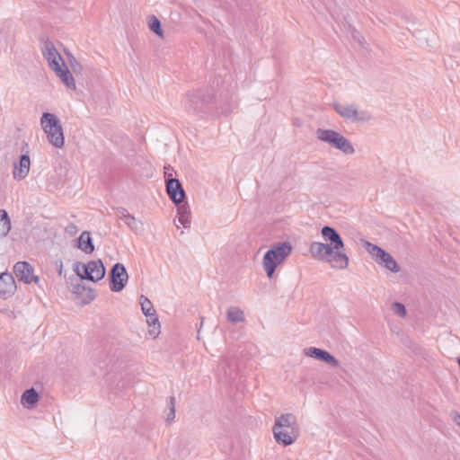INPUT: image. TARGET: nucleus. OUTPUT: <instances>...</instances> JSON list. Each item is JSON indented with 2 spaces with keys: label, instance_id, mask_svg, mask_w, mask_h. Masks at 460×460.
Instances as JSON below:
<instances>
[{
  "label": "nucleus",
  "instance_id": "obj_1",
  "mask_svg": "<svg viewBox=\"0 0 460 460\" xmlns=\"http://www.w3.org/2000/svg\"><path fill=\"white\" fill-rule=\"evenodd\" d=\"M321 234L325 242H313L309 252L315 260L330 263L332 268L345 270L349 266V256L344 251V242L340 233L332 226H324Z\"/></svg>",
  "mask_w": 460,
  "mask_h": 460
},
{
  "label": "nucleus",
  "instance_id": "obj_2",
  "mask_svg": "<svg viewBox=\"0 0 460 460\" xmlns=\"http://www.w3.org/2000/svg\"><path fill=\"white\" fill-rule=\"evenodd\" d=\"M221 78L215 76L208 84L188 91L183 100L184 109L191 114L203 118L214 112L226 114L229 109L220 104L217 92Z\"/></svg>",
  "mask_w": 460,
  "mask_h": 460
},
{
  "label": "nucleus",
  "instance_id": "obj_3",
  "mask_svg": "<svg viewBox=\"0 0 460 460\" xmlns=\"http://www.w3.org/2000/svg\"><path fill=\"white\" fill-rule=\"evenodd\" d=\"M275 440L283 446H290L299 436L296 418L292 413H285L277 417L272 428Z\"/></svg>",
  "mask_w": 460,
  "mask_h": 460
},
{
  "label": "nucleus",
  "instance_id": "obj_4",
  "mask_svg": "<svg viewBox=\"0 0 460 460\" xmlns=\"http://www.w3.org/2000/svg\"><path fill=\"white\" fill-rule=\"evenodd\" d=\"M292 249L291 243L285 241L274 243L264 253L262 264L269 279L273 278L276 269L289 256Z\"/></svg>",
  "mask_w": 460,
  "mask_h": 460
},
{
  "label": "nucleus",
  "instance_id": "obj_5",
  "mask_svg": "<svg viewBox=\"0 0 460 460\" xmlns=\"http://www.w3.org/2000/svg\"><path fill=\"white\" fill-rule=\"evenodd\" d=\"M40 124L49 142L55 147H63L65 137L59 119L53 113L44 112L40 118Z\"/></svg>",
  "mask_w": 460,
  "mask_h": 460
},
{
  "label": "nucleus",
  "instance_id": "obj_6",
  "mask_svg": "<svg viewBox=\"0 0 460 460\" xmlns=\"http://www.w3.org/2000/svg\"><path fill=\"white\" fill-rule=\"evenodd\" d=\"M316 137L345 155H353L355 153V148L350 141L336 130L318 128L316 130Z\"/></svg>",
  "mask_w": 460,
  "mask_h": 460
},
{
  "label": "nucleus",
  "instance_id": "obj_7",
  "mask_svg": "<svg viewBox=\"0 0 460 460\" xmlns=\"http://www.w3.org/2000/svg\"><path fill=\"white\" fill-rule=\"evenodd\" d=\"M367 251L374 257L375 261L387 269L388 270L397 273L401 268L394 258L383 248L370 242L365 243Z\"/></svg>",
  "mask_w": 460,
  "mask_h": 460
},
{
  "label": "nucleus",
  "instance_id": "obj_8",
  "mask_svg": "<svg viewBox=\"0 0 460 460\" xmlns=\"http://www.w3.org/2000/svg\"><path fill=\"white\" fill-rule=\"evenodd\" d=\"M333 110L343 119L351 122H367L372 119L370 112L367 111H358L357 105L341 104L339 102L333 103Z\"/></svg>",
  "mask_w": 460,
  "mask_h": 460
},
{
  "label": "nucleus",
  "instance_id": "obj_9",
  "mask_svg": "<svg viewBox=\"0 0 460 460\" xmlns=\"http://www.w3.org/2000/svg\"><path fill=\"white\" fill-rule=\"evenodd\" d=\"M128 274L122 263H115L109 272L110 289L112 292H120L128 283Z\"/></svg>",
  "mask_w": 460,
  "mask_h": 460
},
{
  "label": "nucleus",
  "instance_id": "obj_10",
  "mask_svg": "<svg viewBox=\"0 0 460 460\" xmlns=\"http://www.w3.org/2000/svg\"><path fill=\"white\" fill-rule=\"evenodd\" d=\"M166 192L174 204L182 203L186 199L185 190L181 181L172 177V173L165 172Z\"/></svg>",
  "mask_w": 460,
  "mask_h": 460
},
{
  "label": "nucleus",
  "instance_id": "obj_11",
  "mask_svg": "<svg viewBox=\"0 0 460 460\" xmlns=\"http://www.w3.org/2000/svg\"><path fill=\"white\" fill-rule=\"evenodd\" d=\"M13 271L19 281L25 284L34 282L39 284L40 279L39 276L34 275V268L27 261H18L13 266Z\"/></svg>",
  "mask_w": 460,
  "mask_h": 460
},
{
  "label": "nucleus",
  "instance_id": "obj_12",
  "mask_svg": "<svg viewBox=\"0 0 460 460\" xmlns=\"http://www.w3.org/2000/svg\"><path fill=\"white\" fill-rule=\"evenodd\" d=\"M304 353L305 356L323 361L331 367H338L340 366L339 360L323 349L309 347L304 349Z\"/></svg>",
  "mask_w": 460,
  "mask_h": 460
},
{
  "label": "nucleus",
  "instance_id": "obj_13",
  "mask_svg": "<svg viewBox=\"0 0 460 460\" xmlns=\"http://www.w3.org/2000/svg\"><path fill=\"white\" fill-rule=\"evenodd\" d=\"M31 159L29 151L27 150L24 154L19 156L18 161L13 162V177L16 181L24 180L30 172Z\"/></svg>",
  "mask_w": 460,
  "mask_h": 460
},
{
  "label": "nucleus",
  "instance_id": "obj_14",
  "mask_svg": "<svg viewBox=\"0 0 460 460\" xmlns=\"http://www.w3.org/2000/svg\"><path fill=\"white\" fill-rule=\"evenodd\" d=\"M41 52L43 57L48 61L49 66L52 69L61 65L63 58L58 52L53 42L49 40H46L41 47Z\"/></svg>",
  "mask_w": 460,
  "mask_h": 460
},
{
  "label": "nucleus",
  "instance_id": "obj_15",
  "mask_svg": "<svg viewBox=\"0 0 460 460\" xmlns=\"http://www.w3.org/2000/svg\"><path fill=\"white\" fill-rule=\"evenodd\" d=\"M16 283L13 276L9 272L0 274V297L6 299L16 291Z\"/></svg>",
  "mask_w": 460,
  "mask_h": 460
},
{
  "label": "nucleus",
  "instance_id": "obj_16",
  "mask_svg": "<svg viewBox=\"0 0 460 460\" xmlns=\"http://www.w3.org/2000/svg\"><path fill=\"white\" fill-rule=\"evenodd\" d=\"M52 70L67 88L72 90L75 89V79L64 61H62L61 65L58 66V67L52 68Z\"/></svg>",
  "mask_w": 460,
  "mask_h": 460
},
{
  "label": "nucleus",
  "instance_id": "obj_17",
  "mask_svg": "<svg viewBox=\"0 0 460 460\" xmlns=\"http://www.w3.org/2000/svg\"><path fill=\"white\" fill-rule=\"evenodd\" d=\"M76 247L84 252L85 254H91L94 252V244L91 233L89 231H83L77 238Z\"/></svg>",
  "mask_w": 460,
  "mask_h": 460
},
{
  "label": "nucleus",
  "instance_id": "obj_18",
  "mask_svg": "<svg viewBox=\"0 0 460 460\" xmlns=\"http://www.w3.org/2000/svg\"><path fill=\"white\" fill-rule=\"evenodd\" d=\"M39 393L33 388L26 389L21 398L22 404L27 409H32L39 402Z\"/></svg>",
  "mask_w": 460,
  "mask_h": 460
},
{
  "label": "nucleus",
  "instance_id": "obj_19",
  "mask_svg": "<svg viewBox=\"0 0 460 460\" xmlns=\"http://www.w3.org/2000/svg\"><path fill=\"white\" fill-rule=\"evenodd\" d=\"M88 266L92 270V275H93V282H97L104 278L106 270L101 259L88 261Z\"/></svg>",
  "mask_w": 460,
  "mask_h": 460
},
{
  "label": "nucleus",
  "instance_id": "obj_20",
  "mask_svg": "<svg viewBox=\"0 0 460 460\" xmlns=\"http://www.w3.org/2000/svg\"><path fill=\"white\" fill-rule=\"evenodd\" d=\"M74 271L82 280H93V275H92V270L87 263H82L77 261L74 263Z\"/></svg>",
  "mask_w": 460,
  "mask_h": 460
},
{
  "label": "nucleus",
  "instance_id": "obj_21",
  "mask_svg": "<svg viewBox=\"0 0 460 460\" xmlns=\"http://www.w3.org/2000/svg\"><path fill=\"white\" fill-rule=\"evenodd\" d=\"M11 230V220L6 210L0 209V236L4 237Z\"/></svg>",
  "mask_w": 460,
  "mask_h": 460
},
{
  "label": "nucleus",
  "instance_id": "obj_22",
  "mask_svg": "<svg viewBox=\"0 0 460 460\" xmlns=\"http://www.w3.org/2000/svg\"><path fill=\"white\" fill-rule=\"evenodd\" d=\"M175 404L176 400L174 396H170L166 401V409L164 411L165 413V420L168 424L172 423L175 418Z\"/></svg>",
  "mask_w": 460,
  "mask_h": 460
},
{
  "label": "nucleus",
  "instance_id": "obj_23",
  "mask_svg": "<svg viewBox=\"0 0 460 460\" xmlns=\"http://www.w3.org/2000/svg\"><path fill=\"white\" fill-rule=\"evenodd\" d=\"M148 28L153 33L159 36L160 38L164 37V31L162 29V23H161L160 20L155 15L149 16Z\"/></svg>",
  "mask_w": 460,
  "mask_h": 460
},
{
  "label": "nucleus",
  "instance_id": "obj_24",
  "mask_svg": "<svg viewBox=\"0 0 460 460\" xmlns=\"http://www.w3.org/2000/svg\"><path fill=\"white\" fill-rule=\"evenodd\" d=\"M227 319L234 323L243 322V312L239 308L232 307L227 311Z\"/></svg>",
  "mask_w": 460,
  "mask_h": 460
},
{
  "label": "nucleus",
  "instance_id": "obj_25",
  "mask_svg": "<svg viewBox=\"0 0 460 460\" xmlns=\"http://www.w3.org/2000/svg\"><path fill=\"white\" fill-rule=\"evenodd\" d=\"M139 300H140V305H141L142 312L146 316H149L152 313L155 312V310L154 309L153 304L147 297L141 295Z\"/></svg>",
  "mask_w": 460,
  "mask_h": 460
},
{
  "label": "nucleus",
  "instance_id": "obj_26",
  "mask_svg": "<svg viewBox=\"0 0 460 460\" xmlns=\"http://www.w3.org/2000/svg\"><path fill=\"white\" fill-rule=\"evenodd\" d=\"M146 317L148 324L153 327V330L150 331V333L156 336L159 333L160 329V323L156 312L152 313L149 316Z\"/></svg>",
  "mask_w": 460,
  "mask_h": 460
},
{
  "label": "nucleus",
  "instance_id": "obj_27",
  "mask_svg": "<svg viewBox=\"0 0 460 460\" xmlns=\"http://www.w3.org/2000/svg\"><path fill=\"white\" fill-rule=\"evenodd\" d=\"M132 231L137 232L142 226L140 221H137L133 215L126 216V220L123 221Z\"/></svg>",
  "mask_w": 460,
  "mask_h": 460
},
{
  "label": "nucleus",
  "instance_id": "obj_28",
  "mask_svg": "<svg viewBox=\"0 0 460 460\" xmlns=\"http://www.w3.org/2000/svg\"><path fill=\"white\" fill-rule=\"evenodd\" d=\"M82 297V304L87 305L96 297V291L92 288H87L84 291V296Z\"/></svg>",
  "mask_w": 460,
  "mask_h": 460
},
{
  "label": "nucleus",
  "instance_id": "obj_29",
  "mask_svg": "<svg viewBox=\"0 0 460 460\" xmlns=\"http://www.w3.org/2000/svg\"><path fill=\"white\" fill-rule=\"evenodd\" d=\"M393 309L394 313L400 317H404L406 315V308L404 305L400 302L393 303Z\"/></svg>",
  "mask_w": 460,
  "mask_h": 460
},
{
  "label": "nucleus",
  "instance_id": "obj_30",
  "mask_svg": "<svg viewBox=\"0 0 460 460\" xmlns=\"http://www.w3.org/2000/svg\"><path fill=\"white\" fill-rule=\"evenodd\" d=\"M68 60L73 72L75 74L81 73L83 67L82 65L77 61V59L73 56H69Z\"/></svg>",
  "mask_w": 460,
  "mask_h": 460
},
{
  "label": "nucleus",
  "instance_id": "obj_31",
  "mask_svg": "<svg viewBox=\"0 0 460 460\" xmlns=\"http://www.w3.org/2000/svg\"><path fill=\"white\" fill-rule=\"evenodd\" d=\"M177 207V214L181 215H190V209L188 203L184 200L182 203L175 204Z\"/></svg>",
  "mask_w": 460,
  "mask_h": 460
},
{
  "label": "nucleus",
  "instance_id": "obj_32",
  "mask_svg": "<svg viewBox=\"0 0 460 460\" xmlns=\"http://www.w3.org/2000/svg\"><path fill=\"white\" fill-rule=\"evenodd\" d=\"M87 289V287H85L83 284L77 283L75 285H73L72 291L75 295L78 296H84V291Z\"/></svg>",
  "mask_w": 460,
  "mask_h": 460
},
{
  "label": "nucleus",
  "instance_id": "obj_33",
  "mask_svg": "<svg viewBox=\"0 0 460 460\" xmlns=\"http://www.w3.org/2000/svg\"><path fill=\"white\" fill-rule=\"evenodd\" d=\"M178 221L184 228H189L190 226V215L178 216Z\"/></svg>",
  "mask_w": 460,
  "mask_h": 460
},
{
  "label": "nucleus",
  "instance_id": "obj_34",
  "mask_svg": "<svg viewBox=\"0 0 460 460\" xmlns=\"http://www.w3.org/2000/svg\"><path fill=\"white\" fill-rule=\"evenodd\" d=\"M65 231L67 234L72 236L77 233L78 229L74 223H70L66 226Z\"/></svg>",
  "mask_w": 460,
  "mask_h": 460
},
{
  "label": "nucleus",
  "instance_id": "obj_35",
  "mask_svg": "<svg viewBox=\"0 0 460 460\" xmlns=\"http://www.w3.org/2000/svg\"><path fill=\"white\" fill-rule=\"evenodd\" d=\"M118 213L119 215V219L121 220H126V216H130L131 214H129L128 212V210L125 208H118Z\"/></svg>",
  "mask_w": 460,
  "mask_h": 460
},
{
  "label": "nucleus",
  "instance_id": "obj_36",
  "mask_svg": "<svg viewBox=\"0 0 460 460\" xmlns=\"http://www.w3.org/2000/svg\"><path fill=\"white\" fill-rule=\"evenodd\" d=\"M55 264H56L58 275L61 276L62 272H63V262H62V261L61 260H58V261H55Z\"/></svg>",
  "mask_w": 460,
  "mask_h": 460
},
{
  "label": "nucleus",
  "instance_id": "obj_37",
  "mask_svg": "<svg viewBox=\"0 0 460 460\" xmlns=\"http://www.w3.org/2000/svg\"><path fill=\"white\" fill-rule=\"evenodd\" d=\"M453 420L457 426L460 427V414L457 411L454 412Z\"/></svg>",
  "mask_w": 460,
  "mask_h": 460
},
{
  "label": "nucleus",
  "instance_id": "obj_38",
  "mask_svg": "<svg viewBox=\"0 0 460 460\" xmlns=\"http://www.w3.org/2000/svg\"><path fill=\"white\" fill-rule=\"evenodd\" d=\"M190 455V450H181L180 452L181 457H187Z\"/></svg>",
  "mask_w": 460,
  "mask_h": 460
},
{
  "label": "nucleus",
  "instance_id": "obj_39",
  "mask_svg": "<svg viewBox=\"0 0 460 460\" xmlns=\"http://www.w3.org/2000/svg\"><path fill=\"white\" fill-rule=\"evenodd\" d=\"M170 171H172L170 165L164 167V172H167L168 173H171Z\"/></svg>",
  "mask_w": 460,
  "mask_h": 460
},
{
  "label": "nucleus",
  "instance_id": "obj_40",
  "mask_svg": "<svg viewBox=\"0 0 460 460\" xmlns=\"http://www.w3.org/2000/svg\"><path fill=\"white\" fill-rule=\"evenodd\" d=\"M25 147H26V148L28 147V145H27V144H25V146H22V151H23Z\"/></svg>",
  "mask_w": 460,
  "mask_h": 460
},
{
  "label": "nucleus",
  "instance_id": "obj_41",
  "mask_svg": "<svg viewBox=\"0 0 460 460\" xmlns=\"http://www.w3.org/2000/svg\"><path fill=\"white\" fill-rule=\"evenodd\" d=\"M457 363H458V365L460 367V357L457 358Z\"/></svg>",
  "mask_w": 460,
  "mask_h": 460
}]
</instances>
